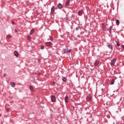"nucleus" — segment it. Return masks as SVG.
<instances>
[{"label":"nucleus","mask_w":124,"mask_h":124,"mask_svg":"<svg viewBox=\"0 0 124 124\" xmlns=\"http://www.w3.org/2000/svg\"><path fill=\"white\" fill-rule=\"evenodd\" d=\"M29 88L31 92H33V86H32V85H30Z\"/></svg>","instance_id":"nucleus-17"},{"label":"nucleus","mask_w":124,"mask_h":124,"mask_svg":"<svg viewBox=\"0 0 124 124\" xmlns=\"http://www.w3.org/2000/svg\"><path fill=\"white\" fill-rule=\"evenodd\" d=\"M108 48L109 49H111V50H113V46H112V45H108Z\"/></svg>","instance_id":"nucleus-19"},{"label":"nucleus","mask_w":124,"mask_h":124,"mask_svg":"<svg viewBox=\"0 0 124 124\" xmlns=\"http://www.w3.org/2000/svg\"><path fill=\"white\" fill-rule=\"evenodd\" d=\"M7 38H11V35H7Z\"/></svg>","instance_id":"nucleus-25"},{"label":"nucleus","mask_w":124,"mask_h":124,"mask_svg":"<svg viewBox=\"0 0 124 124\" xmlns=\"http://www.w3.org/2000/svg\"><path fill=\"white\" fill-rule=\"evenodd\" d=\"M7 75L6 74H4V77H5Z\"/></svg>","instance_id":"nucleus-31"},{"label":"nucleus","mask_w":124,"mask_h":124,"mask_svg":"<svg viewBox=\"0 0 124 124\" xmlns=\"http://www.w3.org/2000/svg\"><path fill=\"white\" fill-rule=\"evenodd\" d=\"M115 23L117 26H119L120 25V20L119 19L115 20Z\"/></svg>","instance_id":"nucleus-14"},{"label":"nucleus","mask_w":124,"mask_h":124,"mask_svg":"<svg viewBox=\"0 0 124 124\" xmlns=\"http://www.w3.org/2000/svg\"><path fill=\"white\" fill-rule=\"evenodd\" d=\"M14 55L16 57H17L19 56V53L17 51H15Z\"/></svg>","instance_id":"nucleus-10"},{"label":"nucleus","mask_w":124,"mask_h":124,"mask_svg":"<svg viewBox=\"0 0 124 124\" xmlns=\"http://www.w3.org/2000/svg\"><path fill=\"white\" fill-rule=\"evenodd\" d=\"M86 99L87 101H92V96L91 95L87 96Z\"/></svg>","instance_id":"nucleus-3"},{"label":"nucleus","mask_w":124,"mask_h":124,"mask_svg":"<svg viewBox=\"0 0 124 124\" xmlns=\"http://www.w3.org/2000/svg\"><path fill=\"white\" fill-rule=\"evenodd\" d=\"M64 100H65V103H67V102H68V101H69V98H68V96H66L65 97Z\"/></svg>","instance_id":"nucleus-7"},{"label":"nucleus","mask_w":124,"mask_h":124,"mask_svg":"<svg viewBox=\"0 0 124 124\" xmlns=\"http://www.w3.org/2000/svg\"><path fill=\"white\" fill-rule=\"evenodd\" d=\"M99 64V61H96V62L94 63V66H97Z\"/></svg>","instance_id":"nucleus-13"},{"label":"nucleus","mask_w":124,"mask_h":124,"mask_svg":"<svg viewBox=\"0 0 124 124\" xmlns=\"http://www.w3.org/2000/svg\"><path fill=\"white\" fill-rule=\"evenodd\" d=\"M53 86H55V82H53Z\"/></svg>","instance_id":"nucleus-32"},{"label":"nucleus","mask_w":124,"mask_h":124,"mask_svg":"<svg viewBox=\"0 0 124 124\" xmlns=\"http://www.w3.org/2000/svg\"><path fill=\"white\" fill-rule=\"evenodd\" d=\"M45 45L46 46H48L49 47H51L52 46V43L50 42H46L45 43Z\"/></svg>","instance_id":"nucleus-6"},{"label":"nucleus","mask_w":124,"mask_h":124,"mask_svg":"<svg viewBox=\"0 0 124 124\" xmlns=\"http://www.w3.org/2000/svg\"><path fill=\"white\" fill-rule=\"evenodd\" d=\"M55 6H53L51 9V14H55Z\"/></svg>","instance_id":"nucleus-4"},{"label":"nucleus","mask_w":124,"mask_h":124,"mask_svg":"<svg viewBox=\"0 0 124 124\" xmlns=\"http://www.w3.org/2000/svg\"><path fill=\"white\" fill-rule=\"evenodd\" d=\"M72 20V17H68L66 18V22L68 24H69V22H70Z\"/></svg>","instance_id":"nucleus-2"},{"label":"nucleus","mask_w":124,"mask_h":124,"mask_svg":"<svg viewBox=\"0 0 124 124\" xmlns=\"http://www.w3.org/2000/svg\"><path fill=\"white\" fill-rule=\"evenodd\" d=\"M58 6L59 7V8H60V9H62V8H63L62 5V4H58Z\"/></svg>","instance_id":"nucleus-16"},{"label":"nucleus","mask_w":124,"mask_h":124,"mask_svg":"<svg viewBox=\"0 0 124 124\" xmlns=\"http://www.w3.org/2000/svg\"><path fill=\"white\" fill-rule=\"evenodd\" d=\"M41 49L42 50H43V49H44V46H41Z\"/></svg>","instance_id":"nucleus-27"},{"label":"nucleus","mask_w":124,"mask_h":124,"mask_svg":"<svg viewBox=\"0 0 124 124\" xmlns=\"http://www.w3.org/2000/svg\"><path fill=\"white\" fill-rule=\"evenodd\" d=\"M117 45L118 47H120V44L118 42H117Z\"/></svg>","instance_id":"nucleus-28"},{"label":"nucleus","mask_w":124,"mask_h":124,"mask_svg":"<svg viewBox=\"0 0 124 124\" xmlns=\"http://www.w3.org/2000/svg\"><path fill=\"white\" fill-rule=\"evenodd\" d=\"M115 83V79L113 78L111 81H110V85H114V83Z\"/></svg>","instance_id":"nucleus-15"},{"label":"nucleus","mask_w":124,"mask_h":124,"mask_svg":"<svg viewBox=\"0 0 124 124\" xmlns=\"http://www.w3.org/2000/svg\"><path fill=\"white\" fill-rule=\"evenodd\" d=\"M15 32L16 33L18 32V31L16 29L15 30Z\"/></svg>","instance_id":"nucleus-30"},{"label":"nucleus","mask_w":124,"mask_h":124,"mask_svg":"<svg viewBox=\"0 0 124 124\" xmlns=\"http://www.w3.org/2000/svg\"><path fill=\"white\" fill-rule=\"evenodd\" d=\"M51 101L52 102H55V101H56V96L55 95L51 96Z\"/></svg>","instance_id":"nucleus-5"},{"label":"nucleus","mask_w":124,"mask_h":124,"mask_svg":"<svg viewBox=\"0 0 124 124\" xmlns=\"http://www.w3.org/2000/svg\"><path fill=\"white\" fill-rule=\"evenodd\" d=\"M10 85L13 88H15V82H11Z\"/></svg>","instance_id":"nucleus-11"},{"label":"nucleus","mask_w":124,"mask_h":124,"mask_svg":"<svg viewBox=\"0 0 124 124\" xmlns=\"http://www.w3.org/2000/svg\"><path fill=\"white\" fill-rule=\"evenodd\" d=\"M33 32H34V30H31V31H30V34L31 35V34H32V33H33Z\"/></svg>","instance_id":"nucleus-20"},{"label":"nucleus","mask_w":124,"mask_h":124,"mask_svg":"<svg viewBox=\"0 0 124 124\" xmlns=\"http://www.w3.org/2000/svg\"><path fill=\"white\" fill-rule=\"evenodd\" d=\"M49 37H50L49 38L50 40H51V41H53V37L52 36H50Z\"/></svg>","instance_id":"nucleus-24"},{"label":"nucleus","mask_w":124,"mask_h":124,"mask_svg":"<svg viewBox=\"0 0 124 124\" xmlns=\"http://www.w3.org/2000/svg\"><path fill=\"white\" fill-rule=\"evenodd\" d=\"M12 23L13 24V25H15V22H14V21H12Z\"/></svg>","instance_id":"nucleus-29"},{"label":"nucleus","mask_w":124,"mask_h":124,"mask_svg":"<svg viewBox=\"0 0 124 124\" xmlns=\"http://www.w3.org/2000/svg\"><path fill=\"white\" fill-rule=\"evenodd\" d=\"M27 39L28 40H31V36L30 35H28V37H27Z\"/></svg>","instance_id":"nucleus-21"},{"label":"nucleus","mask_w":124,"mask_h":124,"mask_svg":"<svg viewBox=\"0 0 124 124\" xmlns=\"http://www.w3.org/2000/svg\"><path fill=\"white\" fill-rule=\"evenodd\" d=\"M82 14H83V11L82 10H80L78 12V16H81Z\"/></svg>","instance_id":"nucleus-12"},{"label":"nucleus","mask_w":124,"mask_h":124,"mask_svg":"<svg viewBox=\"0 0 124 124\" xmlns=\"http://www.w3.org/2000/svg\"><path fill=\"white\" fill-rule=\"evenodd\" d=\"M62 80L63 82H65V81H66V78H65V77H63Z\"/></svg>","instance_id":"nucleus-22"},{"label":"nucleus","mask_w":124,"mask_h":124,"mask_svg":"<svg viewBox=\"0 0 124 124\" xmlns=\"http://www.w3.org/2000/svg\"><path fill=\"white\" fill-rule=\"evenodd\" d=\"M112 29H113V27L110 26L109 27V32H111V31H112Z\"/></svg>","instance_id":"nucleus-23"},{"label":"nucleus","mask_w":124,"mask_h":124,"mask_svg":"<svg viewBox=\"0 0 124 124\" xmlns=\"http://www.w3.org/2000/svg\"><path fill=\"white\" fill-rule=\"evenodd\" d=\"M68 5H69V0H67L65 3V6H68Z\"/></svg>","instance_id":"nucleus-18"},{"label":"nucleus","mask_w":124,"mask_h":124,"mask_svg":"<svg viewBox=\"0 0 124 124\" xmlns=\"http://www.w3.org/2000/svg\"><path fill=\"white\" fill-rule=\"evenodd\" d=\"M116 61H117V59L116 58H114L112 60L110 63V65H111V66H113V65H115V63H116Z\"/></svg>","instance_id":"nucleus-1"},{"label":"nucleus","mask_w":124,"mask_h":124,"mask_svg":"<svg viewBox=\"0 0 124 124\" xmlns=\"http://www.w3.org/2000/svg\"><path fill=\"white\" fill-rule=\"evenodd\" d=\"M79 29H80V27L78 26L76 28V31H79Z\"/></svg>","instance_id":"nucleus-26"},{"label":"nucleus","mask_w":124,"mask_h":124,"mask_svg":"<svg viewBox=\"0 0 124 124\" xmlns=\"http://www.w3.org/2000/svg\"><path fill=\"white\" fill-rule=\"evenodd\" d=\"M71 51H72V49H68V48H66V49L64 50L65 53H70V52H71Z\"/></svg>","instance_id":"nucleus-9"},{"label":"nucleus","mask_w":124,"mask_h":124,"mask_svg":"<svg viewBox=\"0 0 124 124\" xmlns=\"http://www.w3.org/2000/svg\"><path fill=\"white\" fill-rule=\"evenodd\" d=\"M102 30H103V31H106V26H105V24L102 23Z\"/></svg>","instance_id":"nucleus-8"}]
</instances>
